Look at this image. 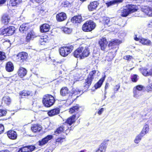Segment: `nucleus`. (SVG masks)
<instances>
[{
	"label": "nucleus",
	"mask_w": 152,
	"mask_h": 152,
	"mask_svg": "<svg viewBox=\"0 0 152 152\" xmlns=\"http://www.w3.org/2000/svg\"><path fill=\"white\" fill-rule=\"evenodd\" d=\"M100 75V73L98 71L93 70L91 72L85 83L84 87L85 89L88 88L91 85L92 81L94 79H96Z\"/></svg>",
	"instance_id": "f257e3e1"
},
{
	"label": "nucleus",
	"mask_w": 152,
	"mask_h": 152,
	"mask_svg": "<svg viewBox=\"0 0 152 152\" xmlns=\"http://www.w3.org/2000/svg\"><path fill=\"white\" fill-rule=\"evenodd\" d=\"M55 101V99L52 96L47 94L44 96L42 102L45 107H50L53 104Z\"/></svg>",
	"instance_id": "f03ea898"
},
{
	"label": "nucleus",
	"mask_w": 152,
	"mask_h": 152,
	"mask_svg": "<svg viewBox=\"0 0 152 152\" xmlns=\"http://www.w3.org/2000/svg\"><path fill=\"white\" fill-rule=\"evenodd\" d=\"M73 49V46L72 45L63 46L59 49V52L62 56L65 57L70 53Z\"/></svg>",
	"instance_id": "7ed1b4c3"
},
{
	"label": "nucleus",
	"mask_w": 152,
	"mask_h": 152,
	"mask_svg": "<svg viewBox=\"0 0 152 152\" xmlns=\"http://www.w3.org/2000/svg\"><path fill=\"white\" fill-rule=\"evenodd\" d=\"M96 24L92 21H86L83 26L82 30L84 31H90L96 27Z\"/></svg>",
	"instance_id": "20e7f679"
},
{
	"label": "nucleus",
	"mask_w": 152,
	"mask_h": 152,
	"mask_svg": "<svg viewBox=\"0 0 152 152\" xmlns=\"http://www.w3.org/2000/svg\"><path fill=\"white\" fill-rule=\"evenodd\" d=\"M15 28L13 26H10L5 29H2L0 30L1 34L2 35L8 36L14 34L15 31Z\"/></svg>",
	"instance_id": "39448f33"
},
{
	"label": "nucleus",
	"mask_w": 152,
	"mask_h": 152,
	"mask_svg": "<svg viewBox=\"0 0 152 152\" xmlns=\"http://www.w3.org/2000/svg\"><path fill=\"white\" fill-rule=\"evenodd\" d=\"M139 70L145 76H152V67L149 70L145 67H142L139 69Z\"/></svg>",
	"instance_id": "423d86ee"
},
{
	"label": "nucleus",
	"mask_w": 152,
	"mask_h": 152,
	"mask_svg": "<svg viewBox=\"0 0 152 152\" xmlns=\"http://www.w3.org/2000/svg\"><path fill=\"white\" fill-rule=\"evenodd\" d=\"M104 23L105 24H106L107 25L109 26L112 24H116L117 25H118L120 26V25H119L118 23V21L115 22V19L114 18H111L110 19L109 18H104Z\"/></svg>",
	"instance_id": "0eeeda50"
},
{
	"label": "nucleus",
	"mask_w": 152,
	"mask_h": 152,
	"mask_svg": "<svg viewBox=\"0 0 152 152\" xmlns=\"http://www.w3.org/2000/svg\"><path fill=\"white\" fill-rule=\"evenodd\" d=\"M85 47H80L76 49L74 52V56L76 58L79 57L81 59L82 57V53H83V50H84Z\"/></svg>",
	"instance_id": "6e6552de"
},
{
	"label": "nucleus",
	"mask_w": 152,
	"mask_h": 152,
	"mask_svg": "<svg viewBox=\"0 0 152 152\" xmlns=\"http://www.w3.org/2000/svg\"><path fill=\"white\" fill-rule=\"evenodd\" d=\"M27 54L24 52H22L18 54L17 55L18 61L20 62H23L27 57Z\"/></svg>",
	"instance_id": "1a4fd4ad"
},
{
	"label": "nucleus",
	"mask_w": 152,
	"mask_h": 152,
	"mask_svg": "<svg viewBox=\"0 0 152 152\" xmlns=\"http://www.w3.org/2000/svg\"><path fill=\"white\" fill-rule=\"evenodd\" d=\"M142 11L144 13L145 15L152 16V8L149 7H144L141 8Z\"/></svg>",
	"instance_id": "9d476101"
},
{
	"label": "nucleus",
	"mask_w": 152,
	"mask_h": 152,
	"mask_svg": "<svg viewBox=\"0 0 152 152\" xmlns=\"http://www.w3.org/2000/svg\"><path fill=\"white\" fill-rule=\"evenodd\" d=\"M53 136L52 135H48L44 138H43L39 142V145H42L47 143L48 141L53 138Z\"/></svg>",
	"instance_id": "9b49d317"
},
{
	"label": "nucleus",
	"mask_w": 152,
	"mask_h": 152,
	"mask_svg": "<svg viewBox=\"0 0 152 152\" xmlns=\"http://www.w3.org/2000/svg\"><path fill=\"white\" fill-rule=\"evenodd\" d=\"M68 89L66 87H63L61 90L60 94L62 96H67L69 98H70L71 93Z\"/></svg>",
	"instance_id": "f8f14e48"
},
{
	"label": "nucleus",
	"mask_w": 152,
	"mask_h": 152,
	"mask_svg": "<svg viewBox=\"0 0 152 152\" xmlns=\"http://www.w3.org/2000/svg\"><path fill=\"white\" fill-rule=\"evenodd\" d=\"M99 44L101 49L104 50L107 47L108 42L105 38H102L100 39Z\"/></svg>",
	"instance_id": "ddd939ff"
},
{
	"label": "nucleus",
	"mask_w": 152,
	"mask_h": 152,
	"mask_svg": "<svg viewBox=\"0 0 152 152\" xmlns=\"http://www.w3.org/2000/svg\"><path fill=\"white\" fill-rule=\"evenodd\" d=\"M67 18L66 14L64 12H61L57 15L56 20L57 21L61 22Z\"/></svg>",
	"instance_id": "4468645a"
},
{
	"label": "nucleus",
	"mask_w": 152,
	"mask_h": 152,
	"mask_svg": "<svg viewBox=\"0 0 152 152\" xmlns=\"http://www.w3.org/2000/svg\"><path fill=\"white\" fill-rule=\"evenodd\" d=\"M7 135L8 137L12 140H15L17 137L16 132L13 130H10L7 132Z\"/></svg>",
	"instance_id": "2eb2a0df"
},
{
	"label": "nucleus",
	"mask_w": 152,
	"mask_h": 152,
	"mask_svg": "<svg viewBox=\"0 0 152 152\" xmlns=\"http://www.w3.org/2000/svg\"><path fill=\"white\" fill-rule=\"evenodd\" d=\"M99 5L97 1H94L91 3L88 6V9L89 11H93L96 10Z\"/></svg>",
	"instance_id": "dca6fc26"
},
{
	"label": "nucleus",
	"mask_w": 152,
	"mask_h": 152,
	"mask_svg": "<svg viewBox=\"0 0 152 152\" xmlns=\"http://www.w3.org/2000/svg\"><path fill=\"white\" fill-rule=\"evenodd\" d=\"M31 129L34 132H39L42 129V127L39 124H35L33 125L31 127Z\"/></svg>",
	"instance_id": "f3484780"
},
{
	"label": "nucleus",
	"mask_w": 152,
	"mask_h": 152,
	"mask_svg": "<svg viewBox=\"0 0 152 152\" xmlns=\"http://www.w3.org/2000/svg\"><path fill=\"white\" fill-rule=\"evenodd\" d=\"M10 20V17L7 14H4L2 16L1 21L2 23L4 25L7 24L9 22Z\"/></svg>",
	"instance_id": "a211bd4d"
},
{
	"label": "nucleus",
	"mask_w": 152,
	"mask_h": 152,
	"mask_svg": "<svg viewBox=\"0 0 152 152\" xmlns=\"http://www.w3.org/2000/svg\"><path fill=\"white\" fill-rule=\"evenodd\" d=\"M121 16L123 17H126L130 13V10L127 6L121 10Z\"/></svg>",
	"instance_id": "6ab92c4d"
},
{
	"label": "nucleus",
	"mask_w": 152,
	"mask_h": 152,
	"mask_svg": "<svg viewBox=\"0 0 152 152\" xmlns=\"http://www.w3.org/2000/svg\"><path fill=\"white\" fill-rule=\"evenodd\" d=\"M76 117V115H74L71 117L68 118L65 122V123L67 124H69V126L71 125L75 121V118Z\"/></svg>",
	"instance_id": "aec40b11"
},
{
	"label": "nucleus",
	"mask_w": 152,
	"mask_h": 152,
	"mask_svg": "<svg viewBox=\"0 0 152 152\" xmlns=\"http://www.w3.org/2000/svg\"><path fill=\"white\" fill-rule=\"evenodd\" d=\"M50 28V26L47 24H44L40 27V31L41 32H48Z\"/></svg>",
	"instance_id": "412c9836"
},
{
	"label": "nucleus",
	"mask_w": 152,
	"mask_h": 152,
	"mask_svg": "<svg viewBox=\"0 0 152 152\" xmlns=\"http://www.w3.org/2000/svg\"><path fill=\"white\" fill-rule=\"evenodd\" d=\"M59 112V109L56 108L51 110L48 112V113L49 116H52L58 114Z\"/></svg>",
	"instance_id": "4be33fe9"
},
{
	"label": "nucleus",
	"mask_w": 152,
	"mask_h": 152,
	"mask_svg": "<svg viewBox=\"0 0 152 152\" xmlns=\"http://www.w3.org/2000/svg\"><path fill=\"white\" fill-rule=\"evenodd\" d=\"M82 20L81 16H75L73 17L71 20V21L72 23H80Z\"/></svg>",
	"instance_id": "5701e85b"
},
{
	"label": "nucleus",
	"mask_w": 152,
	"mask_h": 152,
	"mask_svg": "<svg viewBox=\"0 0 152 152\" xmlns=\"http://www.w3.org/2000/svg\"><path fill=\"white\" fill-rule=\"evenodd\" d=\"M21 98H24V96L30 97L32 96V93L30 91H24L21 92L20 94Z\"/></svg>",
	"instance_id": "b1692460"
},
{
	"label": "nucleus",
	"mask_w": 152,
	"mask_h": 152,
	"mask_svg": "<svg viewBox=\"0 0 152 152\" xmlns=\"http://www.w3.org/2000/svg\"><path fill=\"white\" fill-rule=\"evenodd\" d=\"M27 73L26 69L23 67L20 68L18 71V75L21 77H23L25 76Z\"/></svg>",
	"instance_id": "393cba45"
},
{
	"label": "nucleus",
	"mask_w": 152,
	"mask_h": 152,
	"mask_svg": "<svg viewBox=\"0 0 152 152\" xmlns=\"http://www.w3.org/2000/svg\"><path fill=\"white\" fill-rule=\"evenodd\" d=\"M30 28L28 23H23L20 26L19 28V30L21 32L27 31Z\"/></svg>",
	"instance_id": "a878e982"
},
{
	"label": "nucleus",
	"mask_w": 152,
	"mask_h": 152,
	"mask_svg": "<svg viewBox=\"0 0 152 152\" xmlns=\"http://www.w3.org/2000/svg\"><path fill=\"white\" fill-rule=\"evenodd\" d=\"M6 69L7 71L9 72L12 71L14 69V66L12 62H8L6 64Z\"/></svg>",
	"instance_id": "bb28decb"
},
{
	"label": "nucleus",
	"mask_w": 152,
	"mask_h": 152,
	"mask_svg": "<svg viewBox=\"0 0 152 152\" xmlns=\"http://www.w3.org/2000/svg\"><path fill=\"white\" fill-rule=\"evenodd\" d=\"M36 37L33 31H31L29 32L26 36V40L27 42L29 41L30 40Z\"/></svg>",
	"instance_id": "cd10ccee"
},
{
	"label": "nucleus",
	"mask_w": 152,
	"mask_h": 152,
	"mask_svg": "<svg viewBox=\"0 0 152 152\" xmlns=\"http://www.w3.org/2000/svg\"><path fill=\"white\" fill-rule=\"evenodd\" d=\"M83 53H82V55L81 59L85 57L88 56L90 53L89 48L87 47H85L84 50H83Z\"/></svg>",
	"instance_id": "c85d7f7f"
},
{
	"label": "nucleus",
	"mask_w": 152,
	"mask_h": 152,
	"mask_svg": "<svg viewBox=\"0 0 152 152\" xmlns=\"http://www.w3.org/2000/svg\"><path fill=\"white\" fill-rule=\"evenodd\" d=\"M127 6L130 10V13L134 12L137 10V7L136 5L131 4Z\"/></svg>",
	"instance_id": "c756f323"
},
{
	"label": "nucleus",
	"mask_w": 152,
	"mask_h": 152,
	"mask_svg": "<svg viewBox=\"0 0 152 152\" xmlns=\"http://www.w3.org/2000/svg\"><path fill=\"white\" fill-rule=\"evenodd\" d=\"M140 42L143 45H150L151 44V42L149 40L144 38H141Z\"/></svg>",
	"instance_id": "7c9ffc66"
},
{
	"label": "nucleus",
	"mask_w": 152,
	"mask_h": 152,
	"mask_svg": "<svg viewBox=\"0 0 152 152\" xmlns=\"http://www.w3.org/2000/svg\"><path fill=\"white\" fill-rule=\"evenodd\" d=\"M149 130V126L148 125L146 124L144 126L143 129L140 133L144 136L148 132Z\"/></svg>",
	"instance_id": "2f4dec72"
},
{
	"label": "nucleus",
	"mask_w": 152,
	"mask_h": 152,
	"mask_svg": "<svg viewBox=\"0 0 152 152\" xmlns=\"http://www.w3.org/2000/svg\"><path fill=\"white\" fill-rule=\"evenodd\" d=\"M3 101L5 104L9 105L11 103V100L9 96H5L3 97Z\"/></svg>",
	"instance_id": "473e14b6"
},
{
	"label": "nucleus",
	"mask_w": 152,
	"mask_h": 152,
	"mask_svg": "<svg viewBox=\"0 0 152 152\" xmlns=\"http://www.w3.org/2000/svg\"><path fill=\"white\" fill-rule=\"evenodd\" d=\"M144 136L140 133L136 136L134 140V142L136 144H138L140 142L142 138Z\"/></svg>",
	"instance_id": "72a5a7b5"
},
{
	"label": "nucleus",
	"mask_w": 152,
	"mask_h": 152,
	"mask_svg": "<svg viewBox=\"0 0 152 152\" xmlns=\"http://www.w3.org/2000/svg\"><path fill=\"white\" fill-rule=\"evenodd\" d=\"M123 0H113L107 3L108 7H109L113 4H117L123 2Z\"/></svg>",
	"instance_id": "f704fd0d"
},
{
	"label": "nucleus",
	"mask_w": 152,
	"mask_h": 152,
	"mask_svg": "<svg viewBox=\"0 0 152 152\" xmlns=\"http://www.w3.org/2000/svg\"><path fill=\"white\" fill-rule=\"evenodd\" d=\"M104 78H101L99 81L95 84L94 87L96 89L100 88L103 82H104Z\"/></svg>",
	"instance_id": "c9c22d12"
},
{
	"label": "nucleus",
	"mask_w": 152,
	"mask_h": 152,
	"mask_svg": "<svg viewBox=\"0 0 152 152\" xmlns=\"http://www.w3.org/2000/svg\"><path fill=\"white\" fill-rule=\"evenodd\" d=\"M79 109V107L78 105H76L70 109L69 112L72 113L74 112L78 113Z\"/></svg>",
	"instance_id": "e433bc0d"
},
{
	"label": "nucleus",
	"mask_w": 152,
	"mask_h": 152,
	"mask_svg": "<svg viewBox=\"0 0 152 152\" xmlns=\"http://www.w3.org/2000/svg\"><path fill=\"white\" fill-rule=\"evenodd\" d=\"M81 91L76 88V89H73L71 93L70 98H72L73 96H74L80 94Z\"/></svg>",
	"instance_id": "4c0bfd02"
},
{
	"label": "nucleus",
	"mask_w": 152,
	"mask_h": 152,
	"mask_svg": "<svg viewBox=\"0 0 152 152\" xmlns=\"http://www.w3.org/2000/svg\"><path fill=\"white\" fill-rule=\"evenodd\" d=\"M21 0H10V3L12 6H15L18 4L20 2Z\"/></svg>",
	"instance_id": "58836bf2"
},
{
	"label": "nucleus",
	"mask_w": 152,
	"mask_h": 152,
	"mask_svg": "<svg viewBox=\"0 0 152 152\" xmlns=\"http://www.w3.org/2000/svg\"><path fill=\"white\" fill-rule=\"evenodd\" d=\"M133 96L137 98L140 96H141V94L140 92L136 90V89H133Z\"/></svg>",
	"instance_id": "ea45409f"
},
{
	"label": "nucleus",
	"mask_w": 152,
	"mask_h": 152,
	"mask_svg": "<svg viewBox=\"0 0 152 152\" xmlns=\"http://www.w3.org/2000/svg\"><path fill=\"white\" fill-rule=\"evenodd\" d=\"M107 148V146L106 144H101L99 147L98 149L102 152H105Z\"/></svg>",
	"instance_id": "a19ab883"
},
{
	"label": "nucleus",
	"mask_w": 152,
	"mask_h": 152,
	"mask_svg": "<svg viewBox=\"0 0 152 152\" xmlns=\"http://www.w3.org/2000/svg\"><path fill=\"white\" fill-rule=\"evenodd\" d=\"M121 43V41L117 39L114 40L110 42L109 44V46H112L117 45H118Z\"/></svg>",
	"instance_id": "79ce46f5"
},
{
	"label": "nucleus",
	"mask_w": 152,
	"mask_h": 152,
	"mask_svg": "<svg viewBox=\"0 0 152 152\" xmlns=\"http://www.w3.org/2000/svg\"><path fill=\"white\" fill-rule=\"evenodd\" d=\"M62 31L64 33L66 34H69L72 31V30L71 29L66 27L64 28Z\"/></svg>",
	"instance_id": "37998d69"
},
{
	"label": "nucleus",
	"mask_w": 152,
	"mask_h": 152,
	"mask_svg": "<svg viewBox=\"0 0 152 152\" xmlns=\"http://www.w3.org/2000/svg\"><path fill=\"white\" fill-rule=\"evenodd\" d=\"M144 87L142 85H138L134 87L133 88L136 89L138 91H142L144 88Z\"/></svg>",
	"instance_id": "c03bdc74"
},
{
	"label": "nucleus",
	"mask_w": 152,
	"mask_h": 152,
	"mask_svg": "<svg viewBox=\"0 0 152 152\" xmlns=\"http://www.w3.org/2000/svg\"><path fill=\"white\" fill-rule=\"evenodd\" d=\"M27 147H24L20 149L18 152H28Z\"/></svg>",
	"instance_id": "a18cd8bd"
},
{
	"label": "nucleus",
	"mask_w": 152,
	"mask_h": 152,
	"mask_svg": "<svg viewBox=\"0 0 152 152\" xmlns=\"http://www.w3.org/2000/svg\"><path fill=\"white\" fill-rule=\"evenodd\" d=\"M63 129L62 128V126H61L59 128H58L56 131H55V133L56 134H59L62 132H63Z\"/></svg>",
	"instance_id": "49530a36"
},
{
	"label": "nucleus",
	"mask_w": 152,
	"mask_h": 152,
	"mask_svg": "<svg viewBox=\"0 0 152 152\" xmlns=\"http://www.w3.org/2000/svg\"><path fill=\"white\" fill-rule=\"evenodd\" d=\"M67 125V124L65 123L61 126L62 127L63 129V132H65L69 130V127Z\"/></svg>",
	"instance_id": "de8ad7c7"
},
{
	"label": "nucleus",
	"mask_w": 152,
	"mask_h": 152,
	"mask_svg": "<svg viewBox=\"0 0 152 152\" xmlns=\"http://www.w3.org/2000/svg\"><path fill=\"white\" fill-rule=\"evenodd\" d=\"M137 77L138 75H133L131 77L132 81L134 82H136L138 80Z\"/></svg>",
	"instance_id": "09e8293b"
},
{
	"label": "nucleus",
	"mask_w": 152,
	"mask_h": 152,
	"mask_svg": "<svg viewBox=\"0 0 152 152\" xmlns=\"http://www.w3.org/2000/svg\"><path fill=\"white\" fill-rule=\"evenodd\" d=\"M6 58V56L4 53L0 51V61H2Z\"/></svg>",
	"instance_id": "8fccbe9b"
},
{
	"label": "nucleus",
	"mask_w": 152,
	"mask_h": 152,
	"mask_svg": "<svg viewBox=\"0 0 152 152\" xmlns=\"http://www.w3.org/2000/svg\"><path fill=\"white\" fill-rule=\"evenodd\" d=\"M123 58L124 59L127 60L128 61H130L132 59L133 57L132 56L130 55H126L124 56Z\"/></svg>",
	"instance_id": "3c124183"
},
{
	"label": "nucleus",
	"mask_w": 152,
	"mask_h": 152,
	"mask_svg": "<svg viewBox=\"0 0 152 152\" xmlns=\"http://www.w3.org/2000/svg\"><path fill=\"white\" fill-rule=\"evenodd\" d=\"M7 113V111L5 110H0V117L5 115Z\"/></svg>",
	"instance_id": "603ef678"
},
{
	"label": "nucleus",
	"mask_w": 152,
	"mask_h": 152,
	"mask_svg": "<svg viewBox=\"0 0 152 152\" xmlns=\"http://www.w3.org/2000/svg\"><path fill=\"white\" fill-rule=\"evenodd\" d=\"M28 149V152H31L35 148V147L34 146L31 145L27 146Z\"/></svg>",
	"instance_id": "864d4df0"
},
{
	"label": "nucleus",
	"mask_w": 152,
	"mask_h": 152,
	"mask_svg": "<svg viewBox=\"0 0 152 152\" xmlns=\"http://www.w3.org/2000/svg\"><path fill=\"white\" fill-rule=\"evenodd\" d=\"M47 39L46 38H44H44H41L40 40H39V42H40L42 43H41V45H45V43L46 42Z\"/></svg>",
	"instance_id": "5fc2aeb1"
},
{
	"label": "nucleus",
	"mask_w": 152,
	"mask_h": 152,
	"mask_svg": "<svg viewBox=\"0 0 152 152\" xmlns=\"http://www.w3.org/2000/svg\"><path fill=\"white\" fill-rule=\"evenodd\" d=\"M120 88V85L118 84L115 85L114 88V92H116L117 91H118Z\"/></svg>",
	"instance_id": "6e6d98bb"
},
{
	"label": "nucleus",
	"mask_w": 152,
	"mask_h": 152,
	"mask_svg": "<svg viewBox=\"0 0 152 152\" xmlns=\"http://www.w3.org/2000/svg\"><path fill=\"white\" fill-rule=\"evenodd\" d=\"M65 137L62 138L61 137L58 138L56 140V142H59L61 143L63 141V140L65 139Z\"/></svg>",
	"instance_id": "4d7b16f0"
},
{
	"label": "nucleus",
	"mask_w": 152,
	"mask_h": 152,
	"mask_svg": "<svg viewBox=\"0 0 152 152\" xmlns=\"http://www.w3.org/2000/svg\"><path fill=\"white\" fill-rule=\"evenodd\" d=\"M147 88L149 91H152V82L149 83L147 86Z\"/></svg>",
	"instance_id": "13d9d810"
},
{
	"label": "nucleus",
	"mask_w": 152,
	"mask_h": 152,
	"mask_svg": "<svg viewBox=\"0 0 152 152\" xmlns=\"http://www.w3.org/2000/svg\"><path fill=\"white\" fill-rule=\"evenodd\" d=\"M4 126L1 124H0V134L2 133L4 131Z\"/></svg>",
	"instance_id": "bf43d9fd"
},
{
	"label": "nucleus",
	"mask_w": 152,
	"mask_h": 152,
	"mask_svg": "<svg viewBox=\"0 0 152 152\" xmlns=\"http://www.w3.org/2000/svg\"><path fill=\"white\" fill-rule=\"evenodd\" d=\"M6 1V0H0V7L2 6Z\"/></svg>",
	"instance_id": "052dcab7"
},
{
	"label": "nucleus",
	"mask_w": 152,
	"mask_h": 152,
	"mask_svg": "<svg viewBox=\"0 0 152 152\" xmlns=\"http://www.w3.org/2000/svg\"><path fill=\"white\" fill-rule=\"evenodd\" d=\"M43 0H31L33 3L34 2L38 3L42 2Z\"/></svg>",
	"instance_id": "680f3d73"
},
{
	"label": "nucleus",
	"mask_w": 152,
	"mask_h": 152,
	"mask_svg": "<svg viewBox=\"0 0 152 152\" xmlns=\"http://www.w3.org/2000/svg\"><path fill=\"white\" fill-rule=\"evenodd\" d=\"M134 39L135 40L137 41H139L140 42L141 39L137 37L136 35L135 36V37H134Z\"/></svg>",
	"instance_id": "e2e57ef3"
},
{
	"label": "nucleus",
	"mask_w": 152,
	"mask_h": 152,
	"mask_svg": "<svg viewBox=\"0 0 152 152\" xmlns=\"http://www.w3.org/2000/svg\"><path fill=\"white\" fill-rule=\"evenodd\" d=\"M104 110V109L103 108H101L98 112V114L99 115H101L103 111Z\"/></svg>",
	"instance_id": "0e129e2a"
},
{
	"label": "nucleus",
	"mask_w": 152,
	"mask_h": 152,
	"mask_svg": "<svg viewBox=\"0 0 152 152\" xmlns=\"http://www.w3.org/2000/svg\"><path fill=\"white\" fill-rule=\"evenodd\" d=\"M148 26L149 28H151L152 27V23L151 22H150L148 25Z\"/></svg>",
	"instance_id": "69168bd1"
},
{
	"label": "nucleus",
	"mask_w": 152,
	"mask_h": 152,
	"mask_svg": "<svg viewBox=\"0 0 152 152\" xmlns=\"http://www.w3.org/2000/svg\"><path fill=\"white\" fill-rule=\"evenodd\" d=\"M36 75L37 76V77H39L40 78H43L44 79V78L43 77H41L39 76V75H38L37 74H36Z\"/></svg>",
	"instance_id": "338daca9"
},
{
	"label": "nucleus",
	"mask_w": 152,
	"mask_h": 152,
	"mask_svg": "<svg viewBox=\"0 0 152 152\" xmlns=\"http://www.w3.org/2000/svg\"><path fill=\"white\" fill-rule=\"evenodd\" d=\"M7 151H1L0 152H7Z\"/></svg>",
	"instance_id": "774afa93"
}]
</instances>
